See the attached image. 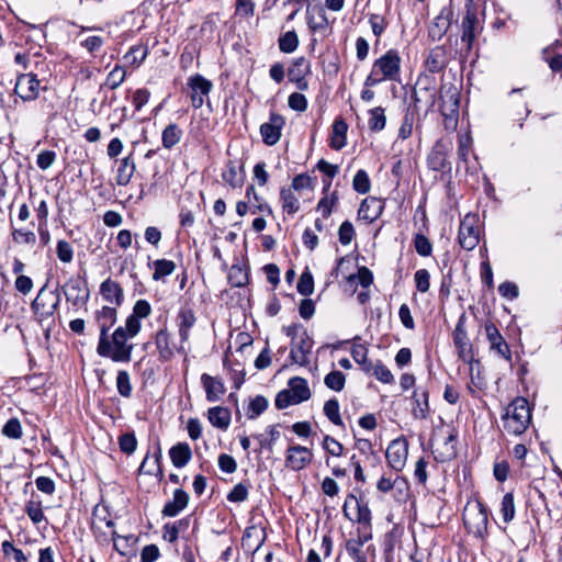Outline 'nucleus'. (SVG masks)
<instances>
[{
	"label": "nucleus",
	"instance_id": "b1692460",
	"mask_svg": "<svg viewBox=\"0 0 562 562\" xmlns=\"http://www.w3.org/2000/svg\"><path fill=\"white\" fill-rule=\"evenodd\" d=\"M189 503V494L182 488H177L173 492L171 501L167 502L161 510L164 517H176L182 512Z\"/></svg>",
	"mask_w": 562,
	"mask_h": 562
},
{
	"label": "nucleus",
	"instance_id": "a211bd4d",
	"mask_svg": "<svg viewBox=\"0 0 562 562\" xmlns=\"http://www.w3.org/2000/svg\"><path fill=\"white\" fill-rule=\"evenodd\" d=\"M487 340L491 345V349L496 351L502 358L507 361L512 360V352L509 346L501 335L499 330L493 323H486L484 326Z\"/></svg>",
	"mask_w": 562,
	"mask_h": 562
},
{
	"label": "nucleus",
	"instance_id": "0eeeda50",
	"mask_svg": "<svg viewBox=\"0 0 562 562\" xmlns=\"http://www.w3.org/2000/svg\"><path fill=\"white\" fill-rule=\"evenodd\" d=\"M451 150L452 142L450 139L437 140L427 158L429 168L435 171L450 170L451 164L448 160V154Z\"/></svg>",
	"mask_w": 562,
	"mask_h": 562
},
{
	"label": "nucleus",
	"instance_id": "c9c22d12",
	"mask_svg": "<svg viewBox=\"0 0 562 562\" xmlns=\"http://www.w3.org/2000/svg\"><path fill=\"white\" fill-rule=\"evenodd\" d=\"M135 161L131 155L123 158L117 169L116 183L119 186H127L135 172Z\"/></svg>",
	"mask_w": 562,
	"mask_h": 562
},
{
	"label": "nucleus",
	"instance_id": "69168bd1",
	"mask_svg": "<svg viewBox=\"0 0 562 562\" xmlns=\"http://www.w3.org/2000/svg\"><path fill=\"white\" fill-rule=\"evenodd\" d=\"M274 404H276V407L278 409H283V408H286V407H289L291 405H296L299 403L295 400V397H293V394L291 393V391H289L286 389V390L280 391L277 394Z\"/></svg>",
	"mask_w": 562,
	"mask_h": 562
},
{
	"label": "nucleus",
	"instance_id": "680f3d73",
	"mask_svg": "<svg viewBox=\"0 0 562 562\" xmlns=\"http://www.w3.org/2000/svg\"><path fill=\"white\" fill-rule=\"evenodd\" d=\"M25 512L29 516V518L34 524H40L45 519L42 505L40 502L30 501L25 505Z\"/></svg>",
	"mask_w": 562,
	"mask_h": 562
},
{
	"label": "nucleus",
	"instance_id": "5fc2aeb1",
	"mask_svg": "<svg viewBox=\"0 0 562 562\" xmlns=\"http://www.w3.org/2000/svg\"><path fill=\"white\" fill-rule=\"evenodd\" d=\"M268 407V401L265 396L257 395L255 398H252L249 403L248 407V418L255 419L260 414H262Z\"/></svg>",
	"mask_w": 562,
	"mask_h": 562
},
{
	"label": "nucleus",
	"instance_id": "f3484780",
	"mask_svg": "<svg viewBox=\"0 0 562 562\" xmlns=\"http://www.w3.org/2000/svg\"><path fill=\"white\" fill-rule=\"evenodd\" d=\"M465 314L459 317V321L453 330V342L458 350L459 357L464 361L472 358V345L468 338V334L464 326Z\"/></svg>",
	"mask_w": 562,
	"mask_h": 562
},
{
	"label": "nucleus",
	"instance_id": "052dcab7",
	"mask_svg": "<svg viewBox=\"0 0 562 562\" xmlns=\"http://www.w3.org/2000/svg\"><path fill=\"white\" fill-rule=\"evenodd\" d=\"M119 446L122 452L132 454L137 447V440L134 432H125L119 437Z\"/></svg>",
	"mask_w": 562,
	"mask_h": 562
},
{
	"label": "nucleus",
	"instance_id": "6ab92c4d",
	"mask_svg": "<svg viewBox=\"0 0 562 562\" xmlns=\"http://www.w3.org/2000/svg\"><path fill=\"white\" fill-rule=\"evenodd\" d=\"M196 322L195 314L192 308L182 306L176 317V324L181 342H187L190 337V330Z\"/></svg>",
	"mask_w": 562,
	"mask_h": 562
},
{
	"label": "nucleus",
	"instance_id": "338daca9",
	"mask_svg": "<svg viewBox=\"0 0 562 562\" xmlns=\"http://www.w3.org/2000/svg\"><path fill=\"white\" fill-rule=\"evenodd\" d=\"M323 448L333 457H340L344 452V446L329 435L324 437Z\"/></svg>",
	"mask_w": 562,
	"mask_h": 562
},
{
	"label": "nucleus",
	"instance_id": "cd10ccee",
	"mask_svg": "<svg viewBox=\"0 0 562 562\" xmlns=\"http://www.w3.org/2000/svg\"><path fill=\"white\" fill-rule=\"evenodd\" d=\"M169 456L172 464L176 468L186 467L192 458V450L187 442H178L169 450Z\"/></svg>",
	"mask_w": 562,
	"mask_h": 562
},
{
	"label": "nucleus",
	"instance_id": "1a4fd4ad",
	"mask_svg": "<svg viewBox=\"0 0 562 562\" xmlns=\"http://www.w3.org/2000/svg\"><path fill=\"white\" fill-rule=\"evenodd\" d=\"M41 82L32 72L22 74L16 78L14 93L23 101H33L38 97Z\"/></svg>",
	"mask_w": 562,
	"mask_h": 562
},
{
	"label": "nucleus",
	"instance_id": "f257e3e1",
	"mask_svg": "<svg viewBox=\"0 0 562 562\" xmlns=\"http://www.w3.org/2000/svg\"><path fill=\"white\" fill-rule=\"evenodd\" d=\"M137 327V324L133 321L125 322L124 326L115 328L112 335L99 337L98 355L110 358L113 362H130L134 345L128 340L139 333Z\"/></svg>",
	"mask_w": 562,
	"mask_h": 562
},
{
	"label": "nucleus",
	"instance_id": "412c9836",
	"mask_svg": "<svg viewBox=\"0 0 562 562\" xmlns=\"http://www.w3.org/2000/svg\"><path fill=\"white\" fill-rule=\"evenodd\" d=\"M351 502H355L356 506H357L356 521L358 524L363 525L364 528L366 527L370 528L371 527V510H370V508H369L367 503L361 502L353 494H349L347 496V498L345 501V504L342 506V513H344L345 517H347L348 519L352 520L349 517V514L347 512V508H348V506H349V504Z\"/></svg>",
	"mask_w": 562,
	"mask_h": 562
},
{
	"label": "nucleus",
	"instance_id": "09e8293b",
	"mask_svg": "<svg viewBox=\"0 0 562 562\" xmlns=\"http://www.w3.org/2000/svg\"><path fill=\"white\" fill-rule=\"evenodd\" d=\"M515 503H514V495L512 493H506L503 496L502 503H501V514L503 517L504 522L509 524L514 517H515Z\"/></svg>",
	"mask_w": 562,
	"mask_h": 562
},
{
	"label": "nucleus",
	"instance_id": "e2e57ef3",
	"mask_svg": "<svg viewBox=\"0 0 562 562\" xmlns=\"http://www.w3.org/2000/svg\"><path fill=\"white\" fill-rule=\"evenodd\" d=\"M414 246L419 256L427 257L431 255L432 245L425 235L416 234L414 238Z\"/></svg>",
	"mask_w": 562,
	"mask_h": 562
},
{
	"label": "nucleus",
	"instance_id": "473e14b6",
	"mask_svg": "<svg viewBox=\"0 0 562 562\" xmlns=\"http://www.w3.org/2000/svg\"><path fill=\"white\" fill-rule=\"evenodd\" d=\"M348 125L342 119H336L333 124L330 147L340 150L346 145Z\"/></svg>",
	"mask_w": 562,
	"mask_h": 562
},
{
	"label": "nucleus",
	"instance_id": "603ef678",
	"mask_svg": "<svg viewBox=\"0 0 562 562\" xmlns=\"http://www.w3.org/2000/svg\"><path fill=\"white\" fill-rule=\"evenodd\" d=\"M352 188L360 194H366L370 191L371 182L367 171L363 169L357 171L352 180Z\"/></svg>",
	"mask_w": 562,
	"mask_h": 562
},
{
	"label": "nucleus",
	"instance_id": "c85d7f7f",
	"mask_svg": "<svg viewBox=\"0 0 562 562\" xmlns=\"http://www.w3.org/2000/svg\"><path fill=\"white\" fill-rule=\"evenodd\" d=\"M414 405L412 414L417 419H426L429 413L428 391L418 387L413 394Z\"/></svg>",
	"mask_w": 562,
	"mask_h": 562
},
{
	"label": "nucleus",
	"instance_id": "8fccbe9b",
	"mask_svg": "<svg viewBox=\"0 0 562 562\" xmlns=\"http://www.w3.org/2000/svg\"><path fill=\"white\" fill-rule=\"evenodd\" d=\"M325 416L336 426H342V419L339 414V403L336 398H330L324 404Z\"/></svg>",
	"mask_w": 562,
	"mask_h": 562
},
{
	"label": "nucleus",
	"instance_id": "4d7b16f0",
	"mask_svg": "<svg viewBox=\"0 0 562 562\" xmlns=\"http://www.w3.org/2000/svg\"><path fill=\"white\" fill-rule=\"evenodd\" d=\"M223 180L231 187L237 188L243 184V176L237 171L234 164L229 162L222 175Z\"/></svg>",
	"mask_w": 562,
	"mask_h": 562
},
{
	"label": "nucleus",
	"instance_id": "20e7f679",
	"mask_svg": "<svg viewBox=\"0 0 562 562\" xmlns=\"http://www.w3.org/2000/svg\"><path fill=\"white\" fill-rule=\"evenodd\" d=\"M441 113L445 116L446 127L454 128L458 122L460 94L457 87L443 86L441 88Z\"/></svg>",
	"mask_w": 562,
	"mask_h": 562
},
{
	"label": "nucleus",
	"instance_id": "0e129e2a",
	"mask_svg": "<svg viewBox=\"0 0 562 562\" xmlns=\"http://www.w3.org/2000/svg\"><path fill=\"white\" fill-rule=\"evenodd\" d=\"M56 254L58 259L64 263L71 262L74 258V248L72 246L66 241V240H58L57 247H56Z\"/></svg>",
	"mask_w": 562,
	"mask_h": 562
},
{
	"label": "nucleus",
	"instance_id": "3c124183",
	"mask_svg": "<svg viewBox=\"0 0 562 562\" xmlns=\"http://www.w3.org/2000/svg\"><path fill=\"white\" fill-rule=\"evenodd\" d=\"M126 71L123 67L116 65L106 76L104 85L114 90L125 80Z\"/></svg>",
	"mask_w": 562,
	"mask_h": 562
},
{
	"label": "nucleus",
	"instance_id": "ea45409f",
	"mask_svg": "<svg viewBox=\"0 0 562 562\" xmlns=\"http://www.w3.org/2000/svg\"><path fill=\"white\" fill-rule=\"evenodd\" d=\"M182 136V131L175 123H171L165 127L161 134L162 146L167 149L172 148L177 145Z\"/></svg>",
	"mask_w": 562,
	"mask_h": 562
},
{
	"label": "nucleus",
	"instance_id": "bb28decb",
	"mask_svg": "<svg viewBox=\"0 0 562 562\" xmlns=\"http://www.w3.org/2000/svg\"><path fill=\"white\" fill-rule=\"evenodd\" d=\"M382 202L375 198H367L360 204L358 215L359 218L369 223L374 222L382 213Z\"/></svg>",
	"mask_w": 562,
	"mask_h": 562
},
{
	"label": "nucleus",
	"instance_id": "9b49d317",
	"mask_svg": "<svg viewBox=\"0 0 562 562\" xmlns=\"http://www.w3.org/2000/svg\"><path fill=\"white\" fill-rule=\"evenodd\" d=\"M284 125L285 119L272 112L269 116V121L260 125V134L263 143L268 146L276 145L281 138V131Z\"/></svg>",
	"mask_w": 562,
	"mask_h": 562
},
{
	"label": "nucleus",
	"instance_id": "a878e982",
	"mask_svg": "<svg viewBox=\"0 0 562 562\" xmlns=\"http://www.w3.org/2000/svg\"><path fill=\"white\" fill-rule=\"evenodd\" d=\"M447 61V49L445 46L439 45L429 50L425 66L428 71L437 74L446 67Z\"/></svg>",
	"mask_w": 562,
	"mask_h": 562
},
{
	"label": "nucleus",
	"instance_id": "49530a36",
	"mask_svg": "<svg viewBox=\"0 0 562 562\" xmlns=\"http://www.w3.org/2000/svg\"><path fill=\"white\" fill-rule=\"evenodd\" d=\"M116 389L121 396L131 397L133 386L131 383L130 373L125 370H120L116 375Z\"/></svg>",
	"mask_w": 562,
	"mask_h": 562
},
{
	"label": "nucleus",
	"instance_id": "c03bdc74",
	"mask_svg": "<svg viewBox=\"0 0 562 562\" xmlns=\"http://www.w3.org/2000/svg\"><path fill=\"white\" fill-rule=\"evenodd\" d=\"M369 128L372 132H380L385 127L386 116L382 106L373 108L369 111Z\"/></svg>",
	"mask_w": 562,
	"mask_h": 562
},
{
	"label": "nucleus",
	"instance_id": "bf43d9fd",
	"mask_svg": "<svg viewBox=\"0 0 562 562\" xmlns=\"http://www.w3.org/2000/svg\"><path fill=\"white\" fill-rule=\"evenodd\" d=\"M2 434L11 439H20L22 437V426L18 418H10L2 428Z\"/></svg>",
	"mask_w": 562,
	"mask_h": 562
},
{
	"label": "nucleus",
	"instance_id": "13d9d810",
	"mask_svg": "<svg viewBox=\"0 0 562 562\" xmlns=\"http://www.w3.org/2000/svg\"><path fill=\"white\" fill-rule=\"evenodd\" d=\"M297 292L304 296H308L314 291V280L311 272L305 271L301 274L297 285Z\"/></svg>",
	"mask_w": 562,
	"mask_h": 562
},
{
	"label": "nucleus",
	"instance_id": "4be33fe9",
	"mask_svg": "<svg viewBox=\"0 0 562 562\" xmlns=\"http://www.w3.org/2000/svg\"><path fill=\"white\" fill-rule=\"evenodd\" d=\"M100 294L104 301L114 304L115 306H121L124 301L123 288L110 278L101 283Z\"/></svg>",
	"mask_w": 562,
	"mask_h": 562
},
{
	"label": "nucleus",
	"instance_id": "e433bc0d",
	"mask_svg": "<svg viewBox=\"0 0 562 562\" xmlns=\"http://www.w3.org/2000/svg\"><path fill=\"white\" fill-rule=\"evenodd\" d=\"M450 26V20L448 15L440 13L434 19L428 27V35L432 41H439L447 33Z\"/></svg>",
	"mask_w": 562,
	"mask_h": 562
},
{
	"label": "nucleus",
	"instance_id": "7c9ffc66",
	"mask_svg": "<svg viewBox=\"0 0 562 562\" xmlns=\"http://www.w3.org/2000/svg\"><path fill=\"white\" fill-rule=\"evenodd\" d=\"M207 419L212 426L225 430L231 424V412L223 406H214L207 411Z\"/></svg>",
	"mask_w": 562,
	"mask_h": 562
},
{
	"label": "nucleus",
	"instance_id": "37998d69",
	"mask_svg": "<svg viewBox=\"0 0 562 562\" xmlns=\"http://www.w3.org/2000/svg\"><path fill=\"white\" fill-rule=\"evenodd\" d=\"M155 271L153 279L155 281L161 280L162 278L170 276L176 270V263L168 259H157L153 262Z\"/></svg>",
	"mask_w": 562,
	"mask_h": 562
},
{
	"label": "nucleus",
	"instance_id": "ddd939ff",
	"mask_svg": "<svg viewBox=\"0 0 562 562\" xmlns=\"http://www.w3.org/2000/svg\"><path fill=\"white\" fill-rule=\"evenodd\" d=\"M292 349L290 351L291 360L300 366L308 364V356L312 351L313 339L308 336L305 329H302L299 338L292 341Z\"/></svg>",
	"mask_w": 562,
	"mask_h": 562
},
{
	"label": "nucleus",
	"instance_id": "4c0bfd02",
	"mask_svg": "<svg viewBox=\"0 0 562 562\" xmlns=\"http://www.w3.org/2000/svg\"><path fill=\"white\" fill-rule=\"evenodd\" d=\"M352 359L361 366V369L369 373L372 371L373 364L368 359V348L362 344L355 342L351 349Z\"/></svg>",
	"mask_w": 562,
	"mask_h": 562
},
{
	"label": "nucleus",
	"instance_id": "393cba45",
	"mask_svg": "<svg viewBox=\"0 0 562 562\" xmlns=\"http://www.w3.org/2000/svg\"><path fill=\"white\" fill-rule=\"evenodd\" d=\"M201 382L205 390L206 400L209 402H217L221 400L222 395L225 393V386L221 379L211 376L207 373H203L201 376Z\"/></svg>",
	"mask_w": 562,
	"mask_h": 562
},
{
	"label": "nucleus",
	"instance_id": "aec40b11",
	"mask_svg": "<svg viewBox=\"0 0 562 562\" xmlns=\"http://www.w3.org/2000/svg\"><path fill=\"white\" fill-rule=\"evenodd\" d=\"M310 72V64L304 57L295 58L288 71L289 80L296 83L300 90L307 88L305 76Z\"/></svg>",
	"mask_w": 562,
	"mask_h": 562
},
{
	"label": "nucleus",
	"instance_id": "f03ea898",
	"mask_svg": "<svg viewBox=\"0 0 562 562\" xmlns=\"http://www.w3.org/2000/svg\"><path fill=\"white\" fill-rule=\"evenodd\" d=\"M504 429L514 436L521 435L531 422L529 403L525 397H516L502 415Z\"/></svg>",
	"mask_w": 562,
	"mask_h": 562
},
{
	"label": "nucleus",
	"instance_id": "6e6d98bb",
	"mask_svg": "<svg viewBox=\"0 0 562 562\" xmlns=\"http://www.w3.org/2000/svg\"><path fill=\"white\" fill-rule=\"evenodd\" d=\"M414 121H415V112L407 109V111L403 117L402 124L400 126V130H398L400 138L407 139L412 135Z\"/></svg>",
	"mask_w": 562,
	"mask_h": 562
},
{
	"label": "nucleus",
	"instance_id": "6e6552de",
	"mask_svg": "<svg viewBox=\"0 0 562 562\" xmlns=\"http://www.w3.org/2000/svg\"><path fill=\"white\" fill-rule=\"evenodd\" d=\"M408 456V443L404 438H397L389 445L385 458L387 464L396 472L404 469Z\"/></svg>",
	"mask_w": 562,
	"mask_h": 562
},
{
	"label": "nucleus",
	"instance_id": "dca6fc26",
	"mask_svg": "<svg viewBox=\"0 0 562 562\" xmlns=\"http://www.w3.org/2000/svg\"><path fill=\"white\" fill-rule=\"evenodd\" d=\"M306 20L307 26L313 33H324L330 29L325 8L321 3L307 5Z\"/></svg>",
	"mask_w": 562,
	"mask_h": 562
},
{
	"label": "nucleus",
	"instance_id": "774afa93",
	"mask_svg": "<svg viewBox=\"0 0 562 562\" xmlns=\"http://www.w3.org/2000/svg\"><path fill=\"white\" fill-rule=\"evenodd\" d=\"M416 288L419 292L426 293L430 286V274L426 269H419L414 274Z\"/></svg>",
	"mask_w": 562,
	"mask_h": 562
},
{
	"label": "nucleus",
	"instance_id": "a18cd8bd",
	"mask_svg": "<svg viewBox=\"0 0 562 562\" xmlns=\"http://www.w3.org/2000/svg\"><path fill=\"white\" fill-rule=\"evenodd\" d=\"M227 280L232 286L240 288L248 282V273L240 265H233L228 271Z\"/></svg>",
	"mask_w": 562,
	"mask_h": 562
},
{
	"label": "nucleus",
	"instance_id": "4468645a",
	"mask_svg": "<svg viewBox=\"0 0 562 562\" xmlns=\"http://www.w3.org/2000/svg\"><path fill=\"white\" fill-rule=\"evenodd\" d=\"M313 452L311 449L294 445L286 450L285 465L294 471L304 469L312 462Z\"/></svg>",
	"mask_w": 562,
	"mask_h": 562
},
{
	"label": "nucleus",
	"instance_id": "f704fd0d",
	"mask_svg": "<svg viewBox=\"0 0 562 562\" xmlns=\"http://www.w3.org/2000/svg\"><path fill=\"white\" fill-rule=\"evenodd\" d=\"M475 25H476V15L472 12H467L465 16L462 20V35L461 41L467 44V48L470 49L472 43L475 38Z\"/></svg>",
	"mask_w": 562,
	"mask_h": 562
},
{
	"label": "nucleus",
	"instance_id": "79ce46f5",
	"mask_svg": "<svg viewBox=\"0 0 562 562\" xmlns=\"http://www.w3.org/2000/svg\"><path fill=\"white\" fill-rule=\"evenodd\" d=\"M280 198L282 201L283 211L288 212L289 214H294L299 211L300 202H299V199L293 193L292 189H290V188L281 189Z\"/></svg>",
	"mask_w": 562,
	"mask_h": 562
},
{
	"label": "nucleus",
	"instance_id": "72a5a7b5",
	"mask_svg": "<svg viewBox=\"0 0 562 562\" xmlns=\"http://www.w3.org/2000/svg\"><path fill=\"white\" fill-rule=\"evenodd\" d=\"M289 391L293 394V397L297 403L307 401L311 397V391L307 385V381L300 376H294L289 380Z\"/></svg>",
	"mask_w": 562,
	"mask_h": 562
},
{
	"label": "nucleus",
	"instance_id": "58836bf2",
	"mask_svg": "<svg viewBox=\"0 0 562 562\" xmlns=\"http://www.w3.org/2000/svg\"><path fill=\"white\" fill-rule=\"evenodd\" d=\"M151 313V306L146 300H138L133 306V313L126 318L125 322L133 321L137 324L138 331H140V318H146Z\"/></svg>",
	"mask_w": 562,
	"mask_h": 562
},
{
	"label": "nucleus",
	"instance_id": "9d476101",
	"mask_svg": "<svg viewBox=\"0 0 562 562\" xmlns=\"http://www.w3.org/2000/svg\"><path fill=\"white\" fill-rule=\"evenodd\" d=\"M373 66L386 80H395L400 74L401 58L396 50L390 49L378 58Z\"/></svg>",
	"mask_w": 562,
	"mask_h": 562
},
{
	"label": "nucleus",
	"instance_id": "5701e85b",
	"mask_svg": "<svg viewBox=\"0 0 562 562\" xmlns=\"http://www.w3.org/2000/svg\"><path fill=\"white\" fill-rule=\"evenodd\" d=\"M117 306H103L101 310L95 311L94 318L100 328V336L109 335V330L117 321Z\"/></svg>",
	"mask_w": 562,
	"mask_h": 562
},
{
	"label": "nucleus",
	"instance_id": "de8ad7c7",
	"mask_svg": "<svg viewBox=\"0 0 562 562\" xmlns=\"http://www.w3.org/2000/svg\"><path fill=\"white\" fill-rule=\"evenodd\" d=\"M278 427L279 425H271L267 428L270 439L265 438L263 435L254 436L258 440L260 449L272 451L276 441L280 438V431Z\"/></svg>",
	"mask_w": 562,
	"mask_h": 562
},
{
	"label": "nucleus",
	"instance_id": "a19ab883",
	"mask_svg": "<svg viewBox=\"0 0 562 562\" xmlns=\"http://www.w3.org/2000/svg\"><path fill=\"white\" fill-rule=\"evenodd\" d=\"M300 41L295 31H288L278 40L280 52L291 54L299 47Z\"/></svg>",
	"mask_w": 562,
	"mask_h": 562
},
{
	"label": "nucleus",
	"instance_id": "7ed1b4c3",
	"mask_svg": "<svg viewBox=\"0 0 562 562\" xmlns=\"http://www.w3.org/2000/svg\"><path fill=\"white\" fill-rule=\"evenodd\" d=\"M463 522L468 532L477 538H483L487 532L488 513L482 503L467 507L463 513Z\"/></svg>",
	"mask_w": 562,
	"mask_h": 562
},
{
	"label": "nucleus",
	"instance_id": "423d86ee",
	"mask_svg": "<svg viewBox=\"0 0 562 562\" xmlns=\"http://www.w3.org/2000/svg\"><path fill=\"white\" fill-rule=\"evenodd\" d=\"M460 246L465 250L474 249L480 241V227L474 215H465L461 221L458 233Z\"/></svg>",
	"mask_w": 562,
	"mask_h": 562
},
{
	"label": "nucleus",
	"instance_id": "39448f33",
	"mask_svg": "<svg viewBox=\"0 0 562 562\" xmlns=\"http://www.w3.org/2000/svg\"><path fill=\"white\" fill-rule=\"evenodd\" d=\"M59 302V293L57 291H48L47 284H44L32 302L31 308L35 314H40L42 317H50L56 312Z\"/></svg>",
	"mask_w": 562,
	"mask_h": 562
},
{
	"label": "nucleus",
	"instance_id": "2f4dec72",
	"mask_svg": "<svg viewBox=\"0 0 562 562\" xmlns=\"http://www.w3.org/2000/svg\"><path fill=\"white\" fill-rule=\"evenodd\" d=\"M155 345L161 361H169L173 357V349L170 345L169 333L166 328L159 329L156 333Z\"/></svg>",
	"mask_w": 562,
	"mask_h": 562
},
{
	"label": "nucleus",
	"instance_id": "864d4df0",
	"mask_svg": "<svg viewBox=\"0 0 562 562\" xmlns=\"http://www.w3.org/2000/svg\"><path fill=\"white\" fill-rule=\"evenodd\" d=\"M346 382V376L341 371L334 370L329 372L325 379V385L336 392H339L344 389Z\"/></svg>",
	"mask_w": 562,
	"mask_h": 562
},
{
	"label": "nucleus",
	"instance_id": "f8f14e48",
	"mask_svg": "<svg viewBox=\"0 0 562 562\" xmlns=\"http://www.w3.org/2000/svg\"><path fill=\"white\" fill-rule=\"evenodd\" d=\"M188 87L191 90L192 106L200 109L203 105L204 97L211 92L213 83L202 75L195 74L188 79Z\"/></svg>",
	"mask_w": 562,
	"mask_h": 562
},
{
	"label": "nucleus",
	"instance_id": "2eb2a0df",
	"mask_svg": "<svg viewBox=\"0 0 562 562\" xmlns=\"http://www.w3.org/2000/svg\"><path fill=\"white\" fill-rule=\"evenodd\" d=\"M63 289L67 301L72 305H83L89 299V290L86 286V281L81 278H70Z\"/></svg>",
	"mask_w": 562,
	"mask_h": 562
},
{
	"label": "nucleus",
	"instance_id": "c756f323",
	"mask_svg": "<svg viewBox=\"0 0 562 562\" xmlns=\"http://www.w3.org/2000/svg\"><path fill=\"white\" fill-rule=\"evenodd\" d=\"M161 449L158 446L153 457L148 453L142 461L138 472L140 474L162 476V469L160 468Z\"/></svg>",
	"mask_w": 562,
	"mask_h": 562
}]
</instances>
